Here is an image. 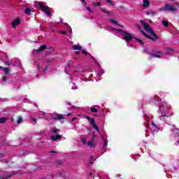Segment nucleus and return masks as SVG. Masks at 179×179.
Instances as JSON below:
<instances>
[{
  "label": "nucleus",
  "instance_id": "obj_1",
  "mask_svg": "<svg viewBox=\"0 0 179 179\" xmlns=\"http://www.w3.org/2000/svg\"><path fill=\"white\" fill-rule=\"evenodd\" d=\"M151 104L159 106L158 114H161L159 116L160 121H162L168 125H171V122H170V117L173 115V112L171 111V106L169 105L164 101H162L159 95H155L152 96L150 101Z\"/></svg>",
  "mask_w": 179,
  "mask_h": 179
},
{
  "label": "nucleus",
  "instance_id": "obj_2",
  "mask_svg": "<svg viewBox=\"0 0 179 179\" xmlns=\"http://www.w3.org/2000/svg\"><path fill=\"white\" fill-rule=\"evenodd\" d=\"M141 24H143V27H144V30H145L146 33H145V31H143V30L141 29V26H139V24H136V27H138V29H139V30H141L142 34H143V36H145L147 38H150V40H152V41H156V40H157V38H159V36H157V35H156V33H155V31H153V30L152 29V28H150V27H149V25L148 24H146L145 20H140Z\"/></svg>",
  "mask_w": 179,
  "mask_h": 179
},
{
  "label": "nucleus",
  "instance_id": "obj_3",
  "mask_svg": "<svg viewBox=\"0 0 179 179\" xmlns=\"http://www.w3.org/2000/svg\"><path fill=\"white\" fill-rule=\"evenodd\" d=\"M112 33L113 34H119V36H122V40H124L125 41H127V43H128V42L131 41V40H134V38H135L134 35H132L131 34L128 33L126 31L119 29L112 28ZM136 40L140 44L143 45V41L142 40H141L138 38H136Z\"/></svg>",
  "mask_w": 179,
  "mask_h": 179
},
{
  "label": "nucleus",
  "instance_id": "obj_4",
  "mask_svg": "<svg viewBox=\"0 0 179 179\" xmlns=\"http://www.w3.org/2000/svg\"><path fill=\"white\" fill-rule=\"evenodd\" d=\"M83 71V69L79 68V66H76V70L72 69L71 67V64H68L67 66L65 67V73L69 75L70 79L71 80H75V76L78 75V73H80V72Z\"/></svg>",
  "mask_w": 179,
  "mask_h": 179
},
{
  "label": "nucleus",
  "instance_id": "obj_5",
  "mask_svg": "<svg viewBox=\"0 0 179 179\" xmlns=\"http://www.w3.org/2000/svg\"><path fill=\"white\" fill-rule=\"evenodd\" d=\"M170 135L176 146H179V129L176 128L175 126H170Z\"/></svg>",
  "mask_w": 179,
  "mask_h": 179
},
{
  "label": "nucleus",
  "instance_id": "obj_6",
  "mask_svg": "<svg viewBox=\"0 0 179 179\" xmlns=\"http://www.w3.org/2000/svg\"><path fill=\"white\" fill-rule=\"evenodd\" d=\"M179 3L175 2L173 4L166 3L164 5V8L161 10H167L168 12H178Z\"/></svg>",
  "mask_w": 179,
  "mask_h": 179
},
{
  "label": "nucleus",
  "instance_id": "obj_7",
  "mask_svg": "<svg viewBox=\"0 0 179 179\" xmlns=\"http://www.w3.org/2000/svg\"><path fill=\"white\" fill-rule=\"evenodd\" d=\"M37 5L39 6V8H42V12H44V13H45V15H48V16H51V13L50 12V8L45 6L44 3L38 2Z\"/></svg>",
  "mask_w": 179,
  "mask_h": 179
},
{
  "label": "nucleus",
  "instance_id": "obj_8",
  "mask_svg": "<svg viewBox=\"0 0 179 179\" xmlns=\"http://www.w3.org/2000/svg\"><path fill=\"white\" fill-rule=\"evenodd\" d=\"M147 128H149V129H150V131L152 132H159V131H160V128H159V127L153 122L151 123V124L148 125Z\"/></svg>",
  "mask_w": 179,
  "mask_h": 179
},
{
  "label": "nucleus",
  "instance_id": "obj_9",
  "mask_svg": "<svg viewBox=\"0 0 179 179\" xmlns=\"http://www.w3.org/2000/svg\"><path fill=\"white\" fill-rule=\"evenodd\" d=\"M87 120L89 121V122L91 124V125L97 131V132H100V130H99V127L97 124H96V122H94V119L90 118V117L87 116Z\"/></svg>",
  "mask_w": 179,
  "mask_h": 179
},
{
  "label": "nucleus",
  "instance_id": "obj_10",
  "mask_svg": "<svg viewBox=\"0 0 179 179\" xmlns=\"http://www.w3.org/2000/svg\"><path fill=\"white\" fill-rule=\"evenodd\" d=\"M12 177V174H8L4 171H0V179H8Z\"/></svg>",
  "mask_w": 179,
  "mask_h": 179
},
{
  "label": "nucleus",
  "instance_id": "obj_11",
  "mask_svg": "<svg viewBox=\"0 0 179 179\" xmlns=\"http://www.w3.org/2000/svg\"><path fill=\"white\" fill-rule=\"evenodd\" d=\"M149 55H150V57H152L154 58H162V53L160 52L149 53Z\"/></svg>",
  "mask_w": 179,
  "mask_h": 179
},
{
  "label": "nucleus",
  "instance_id": "obj_12",
  "mask_svg": "<svg viewBox=\"0 0 179 179\" xmlns=\"http://www.w3.org/2000/svg\"><path fill=\"white\" fill-rule=\"evenodd\" d=\"M52 118H53V120H57V121H60V120H64V116H62L61 114H55L52 115Z\"/></svg>",
  "mask_w": 179,
  "mask_h": 179
},
{
  "label": "nucleus",
  "instance_id": "obj_13",
  "mask_svg": "<svg viewBox=\"0 0 179 179\" xmlns=\"http://www.w3.org/2000/svg\"><path fill=\"white\" fill-rule=\"evenodd\" d=\"M38 71H41L42 73H47V69H48V66H45V69L43 70V68H44V66H37Z\"/></svg>",
  "mask_w": 179,
  "mask_h": 179
},
{
  "label": "nucleus",
  "instance_id": "obj_14",
  "mask_svg": "<svg viewBox=\"0 0 179 179\" xmlns=\"http://www.w3.org/2000/svg\"><path fill=\"white\" fill-rule=\"evenodd\" d=\"M150 6V1L149 0H143V8L148 9Z\"/></svg>",
  "mask_w": 179,
  "mask_h": 179
},
{
  "label": "nucleus",
  "instance_id": "obj_15",
  "mask_svg": "<svg viewBox=\"0 0 179 179\" xmlns=\"http://www.w3.org/2000/svg\"><path fill=\"white\" fill-rule=\"evenodd\" d=\"M96 65L98 68V69H99V71H98L96 72V76H101V75H103L104 73V71H103V69H100V64H99V63H96Z\"/></svg>",
  "mask_w": 179,
  "mask_h": 179
},
{
  "label": "nucleus",
  "instance_id": "obj_16",
  "mask_svg": "<svg viewBox=\"0 0 179 179\" xmlns=\"http://www.w3.org/2000/svg\"><path fill=\"white\" fill-rule=\"evenodd\" d=\"M20 23V19L16 18L13 20V22L11 23L12 26L15 27V26L19 25Z\"/></svg>",
  "mask_w": 179,
  "mask_h": 179
},
{
  "label": "nucleus",
  "instance_id": "obj_17",
  "mask_svg": "<svg viewBox=\"0 0 179 179\" xmlns=\"http://www.w3.org/2000/svg\"><path fill=\"white\" fill-rule=\"evenodd\" d=\"M62 138V136L59 134L57 135L56 136H52L50 137V139L52 141H53V142H55V141H58L59 139H61Z\"/></svg>",
  "mask_w": 179,
  "mask_h": 179
},
{
  "label": "nucleus",
  "instance_id": "obj_18",
  "mask_svg": "<svg viewBox=\"0 0 179 179\" xmlns=\"http://www.w3.org/2000/svg\"><path fill=\"white\" fill-rule=\"evenodd\" d=\"M46 48H47V46L45 45H41L38 50H35L34 51H37L38 52H41V51H44V50H45Z\"/></svg>",
  "mask_w": 179,
  "mask_h": 179
},
{
  "label": "nucleus",
  "instance_id": "obj_19",
  "mask_svg": "<svg viewBox=\"0 0 179 179\" xmlns=\"http://www.w3.org/2000/svg\"><path fill=\"white\" fill-rule=\"evenodd\" d=\"M69 85L71 86L72 90H76L78 89V86H76L73 82H70Z\"/></svg>",
  "mask_w": 179,
  "mask_h": 179
},
{
  "label": "nucleus",
  "instance_id": "obj_20",
  "mask_svg": "<svg viewBox=\"0 0 179 179\" xmlns=\"http://www.w3.org/2000/svg\"><path fill=\"white\" fill-rule=\"evenodd\" d=\"M73 50H82V46L79 45H74L72 46Z\"/></svg>",
  "mask_w": 179,
  "mask_h": 179
},
{
  "label": "nucleus",
  "instance_id": "obj_21",
  "mask_svg": "<svg viewBox=\"0 0 179 179\" xmlns=\"http://www.w3.org/2000/svg\"><path fill=\"white\" fill-rule=\"evenodd\" d=\"M109 21L110 22V23H113V24L118 26V22H117V20L114 19H110Z\"/></svg>",
  "mask_w": 179,
  "mask_h": 179
},
{
  "label": "nucleus",
  "instance_id": "obj_22",
  "mask_svg": "<svg viewBox=\"0 0 179 179\" xmlns=\"http://www.w3.org/2000/svg\"><path fill=\"white\" fill-rule=\"evenodd\" d=\"M59 131V129L55 127L52 129V132L55 134H57Z\"/></svg>",
  "mask_w": 179,
  "mask_h": 179
},
{
  "label": "nucleus",
  "instance_id": "obj_23",
  "mask_svg": "<svg viewBox=\"0 0 179 179\" xmlns=\"http://www.w3.org/2000/svg\"><path fill=\"white\" fill-rule=\"evenodd\" d=\"M88 146H90V148H94V143L93 141L88 142Z\"/></svg>",
  "mask_w": 179,
  "mask_h": 179
},
{
  "label": "nucleus",
  "instance_id": "obj_24",
  "mask_svg": "<svg viewBox=\"0 0 179 179\" xmlns=\"http://www.w3.org/2000/svg\"><path fill=\"white\" fill-rule=\"evenodd\" d=\"M30 8H27L24 10V13H26V15H30Z\"/></svg>",
  "mask_w": 179,
  "mask_h": 179
},
{
  "label": "nucleus",
  "instance_id": "obj_25",
  "mask_svg": "<svg viewBox=\"0 0 179 179\" xmlns=\"http://www.w3.org/2000/svg\"><path fill=\"white\" fill-rule=\"evenodd\" d=\"M17 124H20L21 122H23V118L22 117H19L17 120Z\"/></svg>",
  "mask_w": 179,
  "mask_h": 179
},
{
  "label": "nucleus",
  "instance_id": "obj_26",
  "mask_svg": "<svg viewBox=\"0 0 179 179\" xmlns=\"http://www.w3.org/2000/svg\"><path fill=\"white\" fill-rule=\"evenodd\" d=\"M3 71H4V73H6V75H8V73H9V69L5 67Z\"/></svg>",
  "mask_w": 179,
  "mask_h": 179
},
{
  "label": "nucleus",
  "instance_id": "obj_27",
  "mask_svg": "<svg viewBox=\"0 0 179 179\" xmlns=\"http://www.w3.org/2000/svg\"><path fill=\"white\" fill-rule=\"evenodd\" d=\"M6 121V117H1L0 118V124H3V122H5Z\"/></svg>",
  "mask_w": 179,
  "mask_h": 179
},
{
  "label": "nucleus",
  "instance_id": "obj_28",
  "mask_svg": "<svg viewBox=\"0 0 179 179\" xmlns=\"http://www.w3.org/2000/svg\"><path fill=\"white\" fill-rule=\"evenodd\" d=\"M162 24H164V26H165V27H167L169 26V22L166 20H163Z\"/></svg>",
  "mask_w": 179,
  "mask_h": 179
},
{
  "label": "nucleus",
  "instance_id": "obj_29",
  "mask_svg": "<svg viewBox=\"0 0 179 179\" xmlns=\"http://www.w3.org/2000/svg\"><path fill=\"white\" fill-rule=\"evenodd\" d=\"M108 145V141H107V140H106L105 142L103 143V148L107 149Z\"/></svg>",
  "mask_w": 179,
  "mask_h": 179
},
{
  "label": "nucleus",
  "instance_id": "obj_30",
  "mask_svg": "<svg viewBox=\"0 0 179 179\" xmlns=\"http://www.w3.org/2000/svg\"><path fill=\"white\" fill-rule=\"evenodd\" d=\"M93 159H94V157L93 155H91L90 157V164H93Z\"/></svg>",
  "mask_w": 179,
  "mask_h": 179
},
{
  "label": "nucleus",
  "instance_id": "obj_31",
  "mask_svg": "<svg viewBox=\"0 0 179 179\" xmlns=\"http://www.w3.org/2000/svg\"><path fill=\"white\" fill-rule=\"evenodd\" d=\"M92 113H97V109L94 107L91 108Z\"/></svg>",
  "mask_w": 179,
  "mask_h": 179
},
{
  "label": "nucleus",
  "instance_id": "obj_32",
  "mask_svg": "<svg viewBox=\"0 0 179 179\" xmlns=\"http://www.w3.org/2000/svg\"><path fill=\"white\" fill-rule=\"evenodd\" d=\"M66 29H69L70 33H72V28H71V26H69L68 24H66Z\"/></svg>",
  "mask_w": 179,
  "mask_h": 179
},
{
  "label": "nucleus",
  "instance_id": "obj_33",
  "mask_svg": "<svg viewBox=\"0 0 179 179\" xmlns=\"http://www.w3.org/2000/svg\"><path fill=\"white\" fill-rule=\"evenodd\" d=\"M107 3H109L110 6H113L114 4L113 3V1L111 0H106Z\"/></svg>",
  "mask_w": 179,
  "mask_h": 179
},
{
  "label": "nucleus",
  "instance_id": "obj_34",
  "mask_svg": "<svg viewBox=\"0 0 179 179\" xmlns=\"http://www.w3.org/2000/svg\"><path fill=\"white\" fill-rule=\"evenodd\" d=\"M100 5H101V3H100V2L93 3L94 6H100Z\"/></svg>",
  "mask_w": 179,
  "mask_h": 179
},
{
  "label": "nucleus",
  "instance_id": "obj_35",
  "mask_svg": "<svg viewBox=\"0 0 179 179\" xmlns=\"http://www.w3.org/2000/svg\"><path fill=\"white\" fill-rule=\"evenodd\" d=\"M174 170H179V164H177L176 166H173Z\"/></svg>",
  "mask_w": 179,
  "mask_h": 179
},
{
  "label": "nucleus",
  "instance_id": "obj_36",
  "mask_svg": "<svg viewBox=\"0 0 179 179\" xmlns=\"http://www.w3.org/2000/svg\"><path fill=\"white\" fill-rule=\"evenodd\" d=\"M146 15H152L153 16V15H156V13L147 12V13H146Z\"/></svg>",
  "mask_w": 179,
  "mask_h": 179
},
{
  "label": "nucleus",
  "instance_id": "obj_37",
  "mask_svg": "<svg viewBox=\"0 0 179 179\" xmlns=\"http://www.w3.org/2000/svg\"><path fill=\"white\" fill-rule=\"evenodd\" d=\"M89 178H90V179H93V178H94V177L93 176V173H90Z\"/></svg>",
  "mask_w": 179,
  "mask_h": 179
},
{
  "label": "nucleus",
  "instance_id": "obj_38",
  "mask_svg": "<svg viewBox=\"0 0 179 179\" xmlns=\"http://www.w3.org/2000/svg\"><path fill=\"white\" fill-rule=\"evenodd\" d=\"M102 12H103V13H107L108 15L110 14V11H106L104 9H101Z\"/></svg>",
  "mask_w": 179,
  "mask_h": 179
},
{
  "label": "nucleus",
  "instance_id": "obj_39",
  "mask_svg": "<svg viewBox=\"0 0 179 179\" xmlns=\"http://www.w3.org/2000/svg\"><path fill=\"white\" fill-rule=\"evenodd\" d=\"M41 116L39 117V118H43V116L45 115V113L44 112H41Z\"/></svg>",
  "mask_w": 179,
  "mask_h": 179
},
{
  "label": "nucleus",
  "instance_id": "obj_40",
  "mask_svg": "<svg viewBox=\"0 0 179 179\" xmlns=\"http://www.w3.org/2000/svg\"><path fill=\"white\" fill-rule=\"evenodd\" d=\"M86 9L87 10H88V12H90V13L93 12V10H92V8H90V7H87Z\"/></svg>",
  "mask_w": 179,
  "mask_h": 179
},
{
  "label": "nucleus",
  "instance_id": "obj_41",
  "mask_svg": "<svg viewBox=\"0 0 179 179\" xmlns=\"http://www.w3.org/2000/svg\"><path fill=\"white\" fill-rule=\"evenodd\" d=\"M82 3H84V6H86V5H87V3H86V1L85 0H80Z\"/></svg>",
  "mask_w": 179,
  "mask_h": 179
},
{
  "label": "nucleus",
  "instance_id": "obj_42",
  "mask_svg": "<svg viewBox=\"0 0 179 179\" xmlns=\"http://www.w3.org/2000/svg\"><path fill=\"white\" fill-rule=\"evenodd\" d=\"M2 82H6V77L5 76L2 77Z\"/></svg>",
  "mask_w": 179,
  "mask_h": 179
},
{
  "label": "nucleus",
  "instance_id": "obj_43",
  "mask_svg": "<svg viewBox=\"0 0 179 179\" xmlns=\"http://www.w3.org/2000/svg\"><path fill=\"white\" fill-rule=\"evenodd\" d=\"M82 142H83V145H86V139L83 138Z\"/></svg>",
  "mask_w": 179,
  "mask_h": 179
},
{
  "label": "nucleus",
  "instance_id": "obj_44",
  "mask_svg": "<svg viewBox=\"0 0 179 179\" xmlns=\"http://www.w3.org/2000/svg\"><path fill=\"white\" fill-rule=\"evenodd\" d=\"M83 54L84 55H89V52H85V51H83Z\"/></svg>",
  "mask_w": 179,
  "mask_h": 179
},
{
  "label": "nucleus",
  "instance_id": "obj_45",
  "mask_svg": "<svg viewBox=\"0 0 179 179\" xmlns=\"http://www.w3.org/2000/svg\"><path fill=\"white\" fill-rule=\"evenodd\" d=\"M60 33L62 34H66V31H60Z\"/></svg>",
  "mask_w": 179,
  "mask_h": 179
},
{
  "label": "nucleus",
  "instance_id": "obj_46",
  "mask_svg": "<svg viewBox=\"0 0 179 179\" xmlns=\"http://www.w3.org/2000/svg\"><path fill=\"white\" fill-rule=\"evenodd\" d=\"M0 69H1V71H3V69H5V67L0 66Z\"/></svg>",
  "mask_w": 179,
  "mask_h": 179
},
{
  "label": "nucleus",
  "instance_id": "obj_47",
  "mask_svg": "<svg viewBox=\"0 0 179 179\" xmlns=\"http://www.w3.org/2000/svg\"><path fill=\"white\" fill-rule=\"evenodd\" d=\"M101 138H102L103 141H106V138H104V136H101Z\"/></svg>",
  "mask_w": 179,
  "mask_h": 179
},
{
  "label": "nucleus",
  "instance_id": "obj_48",
  "mask_svg": "<svg viewBox=\"0 0 179 179\" xmlns=\"http://www.w3.org/2000/svg\"><path fill=\"white\" fill-rule=\"evenodd\" d=\"M34 122H37V119H33Z\"/></svg>",
  "mask_w": 179,
  "mask_h": 179
},
{
  "label": "nucleus",
  "instance_id": "obj_49",
  "mask_svg": "<svg viewBox=\"0 0 179 179\" xmlns=\"http://www.w3.org/2000/svg\"><path fill=\"white\" fill-rule=\"evenodd\" d=\"M127 47H132V45H129V43H127Z\"/></svg>",
  "mask_w": 179,
  "mask_h": 179
},
{
  "label": "nucleus",
  "instance_id": "obj_50",
  "mask_svg": "<svg viewBox=\"0 0 179 179\" xmlns=\"http://www.w3.org/2000/svg\"><path fill=\"white\" fill-rule=\"evenodd\" d=\"M71 115H72V113H68V114H67V116H68V117H69V116H71Z\"/></svg>",
  "mask_w": 179,
  "mask_h": 179
},
{
  "label": "nucleus",
  "instance_id": "obj_51",
  "mask_svg": "<svg viewBox=\"0 0 179 179\" xmlns=\"http://www.w3.org/2000/svg\"><path fill=\"white\" fill-rule=\"evenodd\" d=\"M1 157H3V154H0V159Z\"/></svg>",
  "mask_w": 179,
  "mask_h": 179
},
{
  "label": "nucleus",
  "instance_id": "obj_52",
  "mask_svg": "<svg viewBox=\"0 0 179 179\" xmlns=\"http://www.w3.org/2000/svg\"><path fill=\"white\" fill-rule=\"evenodd\" d=\"M80 52H76V55H79Z\"/></svg>",
  "mask_w": 179,
  "mask_h": 179
},
{
  "label": "nucleus",
  "instance_id": "obj_53",
  "mask_svg": "<svg viewBox=\"0 0 179 179\" xmlns=\"http://www.w3.org/2000/svg\"><path fill=\"white\" fill-rule=\"evenodd\" d=\"M76 120V117H73V119H72V121H75Z\"/></svg>",
  "mask_w": 179,
  "mask_h": 179
},
{
  "label": "nucleus",
  "instance_id": "obj_54",
  "mask_svg": "<svg viewBox=\"0 0 179 179\" xmlns=\"http://www.w3.org/2000/svg\"><path fill=\"white\" fill-rule=\"evenodd\" d=\"M145 120H146V121H147V122H148V121H149V117H147V119H145Z\"/></svg>",
  "mask_w": 179,
  "mask_h": 179
},
{
  "label": "nucleus",
  "instance_id": "obj_55",
  "mask_svg": "<svg viewBox=\"0 0 179 179\" xmlns=\"http://www.w3.org/2000/svg\"><path fill=\"white\" fill-rule=\"evenodd\" d=\"M148 22H149L150 23H152V20H148Z\"/></svg>",
  "mask_w": 179,
  "mask_h": 179
},
{
  "label": "nucleus",
  "instance_id": "obj_56",
  "mask_svg": "<svg viewBox=\"0 0 179 179\" xmlns=\"http://www.w3.org/2000/svg\"><path fill=\"white\" fill-rule=\"evenodd\" d=\"M52 50H53V49H50V51L51 52V51H52Z\"/></svg>",
  "mask_w": 179,
  "mask_h": 179
},
{
  "label": "nucleus",
  "instance_id": "obj_57",
  "mask_svg": "<svg viewBox=\"0 0 179 179\" xmlns=\"http://www.w3.org/2000/svg\"><path fill=\"white\" fill-rule=\"evenodd\" d=\"M96 82H99V80L96 79Z\"/></svg>",
  "mask_w": 179,
  "mask_h": 179
},
{
  "label": "nucleus",
  "instance_id": "obj_58",
  "mask_svg": "<svg viewBox=\"0 0 179 179\" xmlns=\"http://www.w3.org/2000/svg\"><path fill=\"white\" fill-rule=\"evenodd\" d=\"M50 153H54V151H51Z\"/></svg>",
  "mask_w": 179,
  "mask_h": 179
},
{
  "label": "nucleus",
  "instance_id": "obj_59",
  "mask_svg": "<svg viewBox=\"0 0 179 179\" xmlns=\"http://www.w3.org/2000/svg\"><path fill=\"white\" fill-rule=\"evenodd\" d=\"M120 27H123L122 25H119Z\"/></svg>",
  "mask_w": 179,
  "mask_h": 179
},
{
  "label": "nucleus",
  "instance_id": "obj_60",
  "mask_svg": "<svg viewBox=\"0 0 179 179\" xmlns=\"http://www.w3.org/2000/svg\"><path fill=\"white\" fill-rule=\"evenodd\" d=\"M61 22H62V19H61Z\"/></svg>",
  "mask_w": 179,
  "mask_h": 179
}]
</instances>
